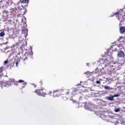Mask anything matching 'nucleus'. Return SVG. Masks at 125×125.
Listing matches in <instances>:
<instances>
[{
	"mask_svg": "<svg viewBox=\"0 0 125 125\" xmlns=\"http://www.w3.org/2000/svg\"><path fill=\"white\" fill-rule=\"evenodd\" d=\"M65 95H69L70 97H72L73 95L75 96L77 95V93L79 92V90L76 88H73L70 90H65L63 91Z\"/></svg>",
	"mask_w": 125,
	"mask_h": 125,
	"instance_id": "nucleus-1",
	"label": "nucleus"
},
{
	"mask_svg": "<svg viewBox=\"0 0 125 125\" xmlns=\"http://www.w3.org/2000/svg\"><path fill=\"white\" fill-rule=\"evenodd\" d=\"M34 92L35 93H37V94H38L40 96H42L43 97H44L45 95H46V94H45V93H44L42 91V89H39L36 90L34 91Z\"/></svg>",
	"mask_w": 125,
	"mask_h": 125,
	"instance_id": "nucleus-2",
	"label": "nucleus"
},
{
	"mask_svg": "<svg viewBox=\"0 0 125 125\" xmlns=\"http://www.w3.org/2000/svg\"><path fill=\"white\" fill-rule=\"evenodd\" d=\"M61 94H62L61 91L59 90H54L53 95L55 97H59V96H60Z\"/></svg>",
	"mask_w": 125,
	"mask_h": 125,
	"instance_id": "nucleus-3",
	"label": "nucleus"
},
{
	"mask_svg": "<svg viewBox=\"0 0 125 125\" xmlns=\"http://www.w3.org/2000/svg\"><path fill=\"white\" fill-rule=\"evenodd\" d=\"M118 56L119 57L124 58V57H125V53L123 52V51H120L118 53Z\"/></svg>",
	"mask_w": 125,
	"mask_h": 125,
	"instance_id": "nucleus-4",
	"label": "nucleus"
},
{
	"mask_svg": "<svg viewBox=\"0 0 125 125\" xmlns=\"http://www.w3.org/2000/svg\"><path fill=\"white\" fill-rule=\"evenodd\" d=\"M120 32L121 34H125V28L123 26L120 28Z\"/></svg>",
	"mask_w": 125,
	"mask_h": 125,
	"instance_id": "nucleus-5",
	"label": "nucleus"
},
{
	"mask_svg": "<svg viewBox=\"0 0 125 125\" xmlns=\"http://www.w3.org/2000/svg\"><path fill=\"white\" fill-rule=\"evenodd\" d=\"M19 82L20 83H22L23 85H27V83L25 82V81H24V80H19Z\"/></svg>",
	"mask_w": 125,
	"mask_h": 125,
	"instance_id": "nucleus-6",
	"label": "nucleus"
},
{
	"mask_svg": "<svg viewBox=\"0 0 125 125\" xmlns=\"http://www.w3.org/2000/svg\"><path fill=\"white\" fill-rule=\"evenodd\" d=\"M21 3H26L28 4L29 3V0H20Z\"/></svg>",
	"mask_w": 125,
	"mask_h": 125,
	"instance_id": "nucleus-7",
	"label": "nucleus"
},
{
	"mask_svg": "<svg viewBox=\"0 0 125 125\" xmlns=\"http://www.w3.org/2000/svg\"><path fill=\"white\" fill-rule=\"evenodd\" d=\"M107 100H109L110 101H113V100H114V96H111V97H108L107 98Z\"/></svg>",
	"mask_w": 125,
	"mask_h": 125,
	"instance_id": "nucleus-8",
	"label": "nucleus"
},
{
	"mask_svg": "<svg viewBox=\"0 0 125 125\" xmlns=\"http://www.w3.org/2000/svg\"><path fill=\"white\" fill-rule=\"evenodd\" d=\"M15 82V79H9V82L10 83H14Z\"/></svg>",
	"mask_w": 125,
	"mask_h": 125,
	"instance_id": "nucleus-9",
	"label": "nucleus"
},
{
	"mask_svg": "<svg viewBox=\"0 0 125 125\" xmlns=\"http://www.w3.org/2000/svg\"><path fill=\"white\" fill-rule=\"evenodd\" d=\"M14 84L18 86V85L19 84V81H15V82H14Z\"/></svg>",
	"mask_w": 125,
	"mask_h": 125,
	"instance_id": "nucleus-10",
	"label": "nucleus"
},
{
	"mask_svg": "<svg viewBox=\"0 0 125 125\" xmlns=\"http://www.w3.org/2000/svg\"><path fill=\"white\" fill-rule=\"evenodd\" d=\"M5 35V33H4V32L2 31L0 33V37H3Z\"/></svg>",
	"mask_w": 125,
	"mask_h": 125,
	"instance_id": "nucleus-11",
	"label": "nucleus"
},
{
	"mask_svg": "<svg viewBox=\"0 0 125 125\" xmlns=\"http://www.w3.org/2000/svg\"><path fill=\"white\" fill-rule=\"evenodd\" d=\"M104 89L109 90V89H110V87L108 86H104Z\"/></svg>",
	"mask_w": 125,
	"mask_h": 125,
	"instance_id": "nucleus-12",
	"label": "nucleus"
},
{
	"mask_svg": "<svg viewBox=\"0 0 125 125\" xmlns=\"http://www.w3.org/2000/svg\"><path fill=\"white\" fill-rule=\"evenodd\" d=\"M3 72V67H0V73H2Z\"/></svg>",
	"mask_w": 125,
	"mask_h": 125,
	"instance_id": "nucleus-13",
	"label": "nucleus"
},
{
	"mask_svg": "<svg viewBox=\"0 0 125 125\" xmlns=\"http://www.w3.org/2000/svg\"><path fill=\"white\" fill-rule=\"evenodd\" d=\"M120 108H117L115 109V112H116V113H118V112H120Z\"/></svg>",
	"mask_w": 125,
	"mask_h": 125,
	"instance_id": "nucleus-14",
	"label": "nucleus"
},
{
	"mask_svg": "<svg viewBox=\"0 0 125 125\" xmlns=\"http://www.w3.org/2000/svg\"><path fill=\"white\" fill-rule=\"evenodd\" d=\"M27 13V9H25L24 11L23 12L22 15H25Z\"/></svg>",
	"mask_w": 125,
	"mask_h": 125,
	"instance_id": "nucleus-15",
	"label": "nucleus"
},
{
	"mask_svg": "<svg viewBox=\"0 0 125 125\" xmlns=\"http://www.w3.org/2000/svg\"><path fill=\"white\" fill-rule=\"evenodd\" d=\"M113 96H114V97H118V96H120V94H115Z\"/></svg>",
	"mask_w": 125,
	"mask_h": 125,
	"instance_id": "nucleus-16",
	"label": "nucleus"
},
{
	"mask_svg": "<svg viewBox=\"0 0 125 125\" xmlns=\"http://www.w3.org/2000/svg\"><path fill=\"white\" fill-rule=\"evenodd\" d=\"M96 83H98V84L101 83V81H97Z\"/></svg>",
	"mask_w": 125,
	"mask_h": 125,
	"instance_id": "nucleus-17",
	"label": "nucleus"
},
{
	"mask_svg": "<svg viewBox=\"0 0 125 125\" xmlns=\"http://www.w3.org/2000/svg\"><path fill=\"white\" fill-rule=\"evenodd\" d=\"M52 94V92L51 91H49V93H48V95H51V94Z\"/></svg>",
	"mask_w": 125,
	"mask_h": 125,
	"instance_id": "nucleus-18",
	"label": "nucleus"
},
{
	"mask_svg": "<svg viewBox=\"0 0 125 125\" xmlns=\"http://www.w3.org/2000/svg\"><path fill=\"white\" fill-rule=\"evenodd\" d=\"M119 12H116L115 14H114V15H119Z\"/></svg>",
	"mask_w": 125,
	"mask_h": 125,
	"instance_id": "nucleus-19",
	"label": "nucleus"
},
{
	"mask_svg": "<svg viewBox=\"0 0 125 125\" xmlns=\"http://www.w3.org/2000/svg\"><path fill=\"white\" fill-rule=\"evenodd\" d=\"M32 85H33V86H34V87H37V84H36L35 83H33Z\"/></svg>",
	"mask_w": 125,
	"mask_h": 125,
	"instance_id": "nucleus-20",
	"label": "nucleus"
},
{
	"mask_svg": "<svg viewBox=\"0 0 125 125\" xmlns=\"http://www.w3.org/2000/svg\"><path fill=\"white\" fill-rule=\"evenodd\" d=\"M24 61H26V60H28V57H25V59H24Z\"/></svg>",
	"mask_w": 125,
	"mask_h": 125,
	"instance_id": "nucleus-21",
	"label": "nucleus"
},
{
	"mask_svg": "<svg viewBox=\"0 0 125 125\" xmlns=\"http://www.w3.org/2000/svg\"><path fill=\"white\" fill-rule=\"evenodd\" d=\"M8 62V61H4V63L5 64H7Z\"/></svg>",
	"mask_w": 125,
	"mask_h": 125,
	"instance_id": "nucleus-22",
	"label": "nucleus"
},
{
	"mask_svg": "<svg viewBox=\"0 0 125 125\" xmlns=\"http://www.w3.org/2000/svg\"><path fill=\"white\" fill-rule=\"evenodd\" d=\"M2 86V84H1V83L0 82V87H1Z\"/></svg>",
	"mask_w": 125,
	"mask_h": 125,
	"instance_id": "nucleus-23",
	"label": "nucleus"
},
{
	"mask_svg": "<svg viewBox=\"0 0 125 125\" xmlns=\"http://www.w3.org/2000/svg\"><path fill=\"white\" fill-rule=\"evenodd\" d=\"M16 64L17 67H18V62H16Z\"/></svg>",
	"mask_w": 125,
	"mask_h": 125,
	"instance_id": "nucleus-24",
	"label": "nucleus"
},
{
	"mask_svg": "<svg viewBox=\"0 0 125 125\" xmlns=\"http://www.w3.org/2000/svg\"><path fill=\"white\" fill-rule=\"evenodd\" d=\"M40 83H41V84H42L43 83L42 81H40Z\"/></svg>",
	"mask_w": 125,
	"mask_h": 125,
	"instance_id": "nucleus-25",
	"label": "nucleus"
},
{
	"mask_svg": "<svg viewBox=\"0 0 125 125\" xmlns=\"http://www.w3.org/2000/svg\"><path fill=\"white\" fill-rule=\"evenodd\" d=\"M73 101H74V102L75 103V102H76V100H73Z\"/></svg>",
	"mask_w": 125,
	"mask_h": 125,
	"instance_id": "nucleus-26",
	"label": "nucleus"
},
{
	"mask_svg": "<svg viewBox=\"0 0 125 125\" xmlns=\"http://www.w3.org/2000/svg\"><path fill=\"white\" fill-rule=\"evenodd\" d=\"M24 87H25V86H22V88H24Z\"/></svg>",
	"mask_w": 125,
	"mask_h": 125,
	"instance_id": "nucleus-27",
	"label": "nucleus"
},
{
	"mask_svg": "<svg viewBox=\"0 0 125 125\" xmlns=\"http://www.w3.org/2000/svg\"><path fill=\"white\" fill-rule=\"evenodd\" d=\"M28 56H30V54H28Z\"/></svg>",
	"mask_w": 125,
	"mask_h": 125,
	"instance_id": "nucleus-28",
	"label": "nucleus"
},
{
	"mask_svg": "<svg viewBox=\"0 0 125 125\" xmlns=\"http://www.w3.org/2000/svg\"><path fill=\"white\" fill-rule=\"evenodd\" d=\"M86 74H87V72H86Z\"/></svg>",
	"mask_w": 125,
	"mask_h": 125,
	"instance_id": "nucleus-29",
	"label": "nucleus"
},
{
	"mask_svg": "<svg viewBox=\"0 0 125 125\" xmlns=\"http://www.w3.org/2000/svg\"><path fill=\"white\" fill-rule=\"evenodd\" d=\"M27 57H29V56H27Z\"/></svg>",
	"mask_w": 125,
	"mask_h": 125,
	"instance_id": "nucleus-30",
	"label": "nucleus"
},
{
	"mask_svg": "<svg viewBox=\"0 0 125 125\" xmlns=\"http://www.w3.org/2000/svg\"><path fill=\"white\" fill-rule=\"evenodd\" d=\"M118 19L120 20V19H119V18H118Z\"/></svg>",
	"mask_w": 125,
	"mask_h": 125,
	"instance_id": "nucleus-31",
	"label": "nucleus"
}]
</instances>
